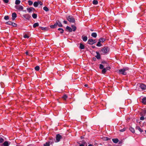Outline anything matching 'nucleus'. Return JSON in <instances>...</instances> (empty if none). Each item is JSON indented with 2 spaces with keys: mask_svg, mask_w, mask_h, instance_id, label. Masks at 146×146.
I'll return each mask as SVG.
<instances>
[{
  "mask_svg": "<svg viewBox=\"0 0 146 146\" xmlns=\"http://www.w3.org/2000/svg\"><path fill=\"white\" fill-rule=\"evenodd\" d=\"M110 50L109 48L107 46H104L99 51L101 54H107Z\"/></svg>",
  "mask_w": 146,
  "mask_h": 146,
  "instance_id": "1",
  "label": "nucleus"
},
{
  "mask_svg": "<svg viewBox=\"0 0 146 146\" xmlns=\"http://www.w3.org/2000/svg\"><path fill=\"white\" fill-rule=\"evenodd\" d=\"M57 26L60 27H63V25L61 23V22L59 20L56 21L55 23L53 25H50V27L52 29H54L56 28Z\"/></svg>",
  "mask_w": 146,
  "mask_h": 146,
  "instance_id": "2",
  "label": "nucleus"
},
{
  "mask_svg": "<svg viewBox=\"0 0 146 146\" xmlns=\"http://www.w3.org/2000/svg\"><path fill=\"white\" fill-rule=\"evenodd\" d=\"M129 68L128 67L123 68V69H121L119 70V73L120 74H122L123 75H125L127 73L125 71L128 70Z\"/></svg>",
  "mask_w": 146,
  "mask_h": 146,
  "instance_id": "3",
  "label": "nucleus"
},
{
  "mask_svg": "<svg viewBox=\"0 0 146 146\" xmlns=\"http://www.w3.org/2000/svg\"><path fill=\"white\" fill-rule=\"evenodd\" d=\"M67 20L70 23H74L75 22V19L72 15H69L66 17Z\"/></svg>",
  "mask_w": 146,
  "mask_h": 146,
  "instance_id": "4",
  "label": "nucleus"
},
{
  "mask_svg": "<svg viewBox=\"0 0 146 146\" xmlns=\"http://www.w3.org/2000/svg\"><path fill=\"white\" fill-rule=\"evenodd\" d=\"M15 7L16 9L19 11H21L23 10L24 8L23 6L20 5H16L15 6Z\"/></svg>",
  "mask_w": 146,
  "mask_h": 146,
  "instance_id": "5",
  "label": "nucleus"
},
{
  "mask_svg": "<svg viewBox=\"0 0 146 146\" xmlns=\"http://www.w3.org/2000/svg\"><path fill=\"white\" fill-rule=\"evenodd\" d=\"M23 17L26 19L29 20L31 17V16L28 14H26L23 15Z\"/></svg>",
  "mask_w": 146,
  "mask_h": 146,
  "instance_id": "6",
  "label": "nucleus"
},
{
  "mask_svg": "<svg viewBox=\"0 0 146 146\" xmlns=\"http://www.w3.org/2000/svg\"><path fill=\"white\" fill-rule=\"evenodd\" d=\"M27 11L29 13L31 12L32 11L34 12V11H35V9L33 7H30V8H27Z\"/></svg>",
  "mask_w": 146,
  "mask_h": 146,
  "instance_id": "7",
  "label": "nucleus"
},
{
  "mask_svg": "<svg viewBox=\"0 0 146 146\" xmlns=\"http://www.w3.org/2000/svg\"><path fill=\"white\" fill-rule=\"evenodd\" d=\"M62 138V136L59 134H58L56 136V139L57 142L60 141V139Z\"/></svg>",
  "mask_w": 146,
  "mask_h": 146,
  "instance_id": "8",
  "label": "nucleus"
},
{
  "mask_svg": "<svg viewBox=\"0 0 146 146\" xmlns=\"http://www.w3.org/2000/svg\"><path fill=\"white\" fill-rule=\"evenodd\" d=\"M139 87L143 90L146 89V86L143 84H141Z\"/></svg>",
  "mask_w": 146,
  "mask_h": 146,
  "instance_id": "9",
  "label": "nucleus"
},
{
  "mask_svg": "<svg viewBox=\"0 0 146 146\" xmlns=\"http://www.w3.org/2000/svg\"><path fill=\"white\" fill-rule=\"evenodd\" d=\"M96 53L97 54V55L95 56V57L97 58L98 59H100L101 58V56L99 52L97 51L96 52Z\"/></svg>",
  "mask_w": 146,
  "mask_h": 146,
  "instance_id": "10",
  "label": "nucleus"
},
{
  "mask_svg": "<svg viewBox=\"0 0 146 146\" xmlns=\"http://www.w3.org/2000/svg\"><path fill=\"white\" fill-rule=\"evenodd\" d=\"M88 43L92 45L93 44V40L92 39H89L88 41Z\"/></svg>",
  "mask_w": 146,
  "mask_h": 146,
  "instance_id": "11",
  "label": "nucleus"
},
{
  "mask_svg": "<svg viewBox=\"0 0 146 146\" xmlns=\"http://www.w3.org/2000/svg\"><path fill=\"white\" fill-rule=\"evenodd\" d=\"M12 20H14L17 17V15L15 13H13L12 14Z\"/></svg>",
  "mask_w": 146,
  "mask_h": 146,
  "instance_id": "12",
  "label": "nucleus"
},
{
  "mask_svg": "<svg viewBox=\"0 0 146 146\" xmlns=\"http://www.w3.org/2000/svg\"><path fill=\"white\" fill-rule=\"evenodd\" d=\"M82 38L83 41L84 42L86 41L88 39V37L87 36L82 35Z\"/></svg>",
  "mask_w": 146,
  "mask_h": 146,
  "instance_id": "13",
  "label": "nucleus"
},
{
  "mask_svg": "<svg viewBox=\"0 0 146 146\" xmlns=\"http://www.w3.org/2000/svg\"><path fill=\"white\" fill-rule=\"evenodd\" d=\"M66 29L67 31H68L69 32H71L72 31V29L68 26H67L66 27Z\"/></svg>",
  "mask_w": 146,
  "mask_h": 146,
  "instance_id": "14",
  "label": "nucleus"
},
{
  "mask_svg": "<svg viewBox=\"0 0 146 146\" xmlns=\"http://www.w3.org/2000/svg\"><path fill=\"white\" fill-rule=\"evenodd\" d=\"M135 128L136 129L138 130L141 133L143 131V130L139 126H137Z\"/></svg>",
  "mask_w": 146,
  "mask_h": 146,
  "instance_id": "15",
  "label": "nucleus"
},
{
  "mask_svg": "<svg viewBox=\"0 0 146 146\" xmlns=\"http://www.w3.org/2000/svg\"><path fill=\"white\" fill-rule=\"evenodd\" d=\"M79 48L80 49H84L85 46H84L82 43H80V45L79 46Z\"/></svg>",
  "mask_w": 146,
  "mask_h": 146,
  "instance_id": "16",
  "label": "nucleus"
},
{
  "mask_svg": "<svg viewBox=\"0 0 146 146\" xmlns=\"http://www.w3.org/2000/svg\"><path fill=\"white\" fill-rule=\"evenodd\" d=\"M113 141L115 143H117L119 141V140L117 138L113 139H112Z\"/></svg>",
  "mask_w": 146,
  "mask_h": 146,
  "instance_id": "17",
  "label": "nucleus"
},
{
  "mask_svg": "<svg viewBox=\"0 0 146 146\" xmlns=\"http://www.w3.org/2000/svg\"><path fill=\"white\" fill-rule=\"evenodd\" d=\"M146 115V110H145L143 111V113H141L140 114L141 116H145Z\"/></svg>",
  "mask_w": 146,
  "mask_h": 146,
  "instance_id": "18",
  "label": "nucleus"
},
{
  "mask_svg": "<svg viewBox=\"0 0 146 146\" xmlns=\"http://www.w3.org/2000/svg\"><path fill=\"white\" fill-rule=\"evenodd\" d=\"M129 129L133 133H134L135 132V130L132 127H130Z\"/></svg>",
  "mask_w": 146,
  "mask_h": 146,
  "instance_id": "19",
  "label": "nucleus"
},
{
  "mask_svg": "<svg viewBox=\"0 0 146 146\" xmlns=\"http://www.w3.org/2000/svg\"><path fill=\"white\" fill-rule=\"evenodd\" d=\"M142 102L144 104H146V97H144L142 99Z\"/></svg>",
  "mask_w": 146,
  "mask_h": 146,
  "instance_id": "20",
  "label": "nucleus"
},
{
  "mask_svg": "<svg viewBox=\"0 0 146 146\" xmlns=\"http://www.w3.org/2000/svg\"><path fill=\"white\" fill-rule=\"evenodd\" d=\"M91 36L94 38H96L97 36V34L96 33H93L92 34Z\"/></svg>",
  "mask_w": 146,
  "mask_h": 146,
  "instance_id": "21",
  "label": "nucleus"
},
{
  "mask_svg": "<svg viewBox=\"0 0 146 146\" xmlns=\"http://www.w3.org/2000/svg\"><path fill=\"white\" fill-rule=\"evenodd\" d=\"M99 40L100 42H104L106 40V39L104 38H100Z\"/></svg>",
  "mask_w": 146,
  "mask_h": 146,
  "instance_id": "22",
  "label": "nucleus"
},
{
  "mask_svg": "<svg viewBox=\"0 0 146 146\" xmlns=\"http://www.w3.org/2000/svg\"><path fill=\"white\" fill-rule=\"evenodd\" d=\"M71 27L72 28V31L74 32L76 30V27L74 25H72Z\"/></svg>",
  "mask_w": 146,
  "mask_h": 146,
  "instance_id": "23",
  "label": "nucleus"
},
{
  "mask_svg": "<svg viewBox=\"0 0 146 146\" xmlns=\"http://www.w3.org/2000/svg\"><path fill=\"white\" fill-rule=\"evenodd\" d=\"M4 146H9V145L7 141H5L3 144Z\"/></svg>",
  "mask_w": 146,
  "mask_h": 146,
  "instance_id": "24",
  "label": "nucleus"
},
{
  "mask_svg": "<svg viewBox=\"0 0 146 146\" xmlns=\"http://www.w3.org/2000/svg\"><path fill=\"white\" fill-rule=\"evenodd\" d=\"M38 26H39V24H38V23H35L33 24V27L34 28H35L36 27Z\"/></svg>",
  "mask_w": 146,
  "mask_h": 146,
  "instance_id": "25",
  "label": "nucleus"
},
{
  "mask_svg": "<svg viewBox=\"0 0 146 146\" xmlns=\"http://www.w3.org/2000/svg\"><path fill=\"white\" fill-rule=\"evenodd\" d=\"M58 30L60 31V33L61 34H62L64 33V30L62 28H59L58 29Z\"/></svg>",
  "mask_w": 146,
  "mask_h": 146,
  "instance_id": "26",
  "label": "nucleus"
},
{
  "mask_svg": "<svg viewBox=\"0 0 146 146\" xmlns=\"http://www.w3.org/2000/svg\"><path fill=\"white\" fill-rule=\"evenodd\" d=\"M107 70H106V68H104L102 69V72L103 74H105L106 72H107Z\"/></svg>",
  "mask_w": 146,
  "mask_h": 146,
  "instance_id": "27",
  "label": "nucleus"
},
{
  "mask_svg": "<svg viewBox=\"0 0 146 146\" xmlns=\"http://www.w3.org/2000/svg\"><path fill=\"white\" fill-rule=\"evenodd\" d=\"M39 4L38 2H35L33 4V5L35 7H37Z\"/></svg>",
  "mask_w": 146,
  "mask_h": 146,
  "instance_id": "28",
  "label": "nucleus"
},
{
  "mask_svg": "<svg viewBox=\"0 0 146 146\" xmlns=\"http://www.w3.org/2000/svg\"><path fill=\"white\" fill-rule=\"evenodd\" d=\"M48 142L50 144H51L54 143V141L53 139H50Z\"/></svg>",
  "mask_w": 146,
  "mask_h": 146,
  "instance_id": "29",
  "label": "nucleus"
},
{
  "mask_svg": "<svg viewBox=\"0 0 146 146\" xmlns=\"http://www.w3.org/2000/svg\"><path fill=\"white\" fill-rule=\"evenodd\" d=\"M103 139L105 141H109L110 140V139L108 137H104L103 138Z\"/></svg>",
  "mask_w": 146,
  "mask_h": 146,
  "instance_id": "30",
  "label": "nucleus"
},
{
  "mask_svg": "<svg viewBox=\"0 0 146 146\" xmlns=\"http://www.w3.org/2000/svg\"><path fill=\"white\" fill-rule=\"evenodd\" d=\"M67 97H68L66 95H64L62 96V98L64 100H66L67 98Z\"/></svg>",
  "mask_w": 146,
  "mask_h": 146,
  "instance_id": "31",
  "label": "nucleus"
},
{
  "mask_svg": "<svg viewBox=\"0 0 146 146\" xmlns=\"http://www.w3.org/2000/svg\"><path fill=\"white\" fill-rule=\"evenodd\" d=\"M32 16L34 19H36L37 17V15L36 14L33 13L32 14Z\"/></svg>",
  "mask_w": 146,
  "mask_h": 146,
  "instance_id": "32",
  "label": "nucleus"
},
{
  "mask_svg": "<svg viewBox=\"0 0 146 146\" xmlns=\"http://www.w3.org/2000/svg\"><path fill=\"white\" fill-rule=\"evenodd\" d=\"M93 4L94 5H97L98 4V1L97 0H94L93 1Z\"/></svg>",
  "mask_w": 146,
  "mask_h": 146,
  "instance_id": "33",
  "label": "nucleus"
},
{
  "mask_svg": "<svg viewBox=\"0 0 146 146\" xmlns=\"http://www.w3.org/2000/svg\"><path fill=\"white\" fill-rule=\"evenodd\" d=\"M21 3V1L19 0H16L15 2V4L16 5H19Z\"/></svg>",
  "mask_w": 146,
  "mask_h": 146,
  "instance_id": "34",
  "label": "nucleus"
},
{
  "mask_svg": "<svg viewBox=\"0 0 146 146\" xmlns=\"http://www.w3.org/2000/svg\"><path fill=\"white\" fill-rule=\"evenodd\" d=\"M35 70L37 71H39L40 69V67L39 66H37L35 68Z\"/></svg>",
  "mask_w": 146,
  "mask_h": 146,
  "instance_id": "35",
  "label": "nucleus"
},
{
  "mask_svg": "<svg viewBox=\"0 0 146 146\" xmlns=\"http://www.w3.org/2000/svg\"><path fill=\"white\" fill-rule=\"evenodd\" d=\"M50 145L48 141L46 142L44 144V146H49Z\"/></svg>",
  "mask_w": 146,
  "mask_h": 146,
  "instance_id": "36",
  "label": "nucleus"
},
{
  "mask_svg": "<svg viewBox=\"0 0 146 146\" xmlns=\"http://www.w3.org/2000/svg\"><path fill=\"white\" fill-rule=\"evenodd\" d=\"M100 42H101L99 41L96 44V46H102V44L100 43Z\"/></svg>",
  "mask_w": 146,
  "mask_h": 146,
  "instance_id": "37",
  "label": "nucleus"
},
{
  "mask_svg": "<svg viewBox=\"0 0 146 146\" xmlns=\"http://www.w3.org/2000/svg\"><path fill=\"white\" fill-rule=\"evenodd\" d=\"M43 9L46 11H49L48 9L46 7H44Z\"/></svg>",
  "mask_w": 146,
  "mask_h": 146,
  "instance_id": "38",
  "label": "nucleus"
},
{
  "mask_svg": "<svg viewBox=\"0 0 146 146\" xmlns=\"http://www.w3.org/2000/svg\"><path fill=\"white\" fill-rule=\"evenodd\" d=\"M12 23L13 22L11 21H9V22H6V24H7V25H12Z\"/></svg>",
  "mask_w": 146,
  "mask_h": 146,
  "instance_id": "39",
  "label": "nucleus"
},
{
  "mask_svg": "<svg viewBox=\"0 0 146 146\" xmlns=\"http://www.w3.org/2000/svg\"><path fill=\"white\" fill-rule=\"evenodd\" d=\"M4 141V139L1 137H0V143L3 142Z\"/></svg>",
  "mask_w": 146,
  "mask_h": 146,
  "instance_id": "40",
  "label": "nucleus"
},
{
  "mask_svg": "<svg viewBox=\"0 0 146 146\" xmlns=\"http://www.w3.org/2000/svg\"><path fill=\"white\" fill-rule=\"evenodd\" d=\"M23 37L25 38H29V36L27 35L26 34H25L24 36Z\"/></svg>",
  "mask_w": 146,
  "mask_h": 146,
  "instance_id": "41",
  "label": "nucleus"
},
{
  "mask_svg": "<svg viewBox=\"0 0 146 146\" xmlns=\"http://www.w3.org/2000/svg\"><path fill=\"white\" fill-rule=\"evenodd\" d=\"M104 68V66L102 64H100V67H99V68L100 69H103Z\"/></svg>",
  "mask_w": 146,
  "mask_h": 146,
  "instance_id": "42",
  "label": "nucleus"
},
{
  "mask_svg": "<svg viewBox=\"0 0 146 146\" xmlns=\"http://www.w3.org/2000/svg\"><path fill=\"white\" fill-rule=\"evenodd\" d=\"M101 63L103 64H107V62L106 61H105V60H104V61H102V62H101ZM106 66H107V65H106Z\"/></svg>",
  "mask_w": 146,
  "mask_h": 146,
  "instance_id": "43",
  "label": "nucleus"
},
{
  "mask_svg": "<svg viewBox=\"0 0 146 146\" xmlns=\"http://www.w3.org/2000/svg\"><path fill=\"white\" fill-rule=\"evenodd\" d=\"M28 3L29 5H31L33 4V2L31 1H28Z\"/></svg>",
  "mask_w": 146,
  "mask_h": 146,
  "instance_id": "44",
  "label": "nucleus"
},
{
  "mask_svg": "<svg viewBox=\"0 0 146 146\" xmlns=\"http://www.w3.org/2000/svg\"><path fill=\"white\" fill-rule=\"evenodd\" d=\"M141 116V117L140 118V120H144L145 119V118L144 117V116Z\"/></svg>",
  "mask_w": 146,
  "mask_h": 146,
  "instance_id": "45",
  "label": "nucleus"
},
{
  "mask_svg": "<svg viewBox=\"0 0 146 146\" xmlns=\"http://www.w3.org/2000/svg\"><path fill=\"white\" fill-rule=\"evenodd\" d=\"M126 128H123V129H121L119 131L120 132H123V131H125V130H126Z\"/></svg>",
  "mask_w": 146,
  "mask_h": 146,
  "instance_id": "46",
  "label": "nucleus"
},
{
  "mask_svg": "<svg viewBox=\"0 0 146 146\" xmlns=\"http://www.w3.org/2000/svg\"><path fill=\"white\" fill-rule=\"evenodd\" d=\"M4 19L6 20H8L9 19V16L7 15L5 16L4 17Z\"/></svg>",
  "mask_w": 146,
  "mask_h": 146,
  "instance_id": "47",
  "label": "nucleus"
},
{
  "mask_svg": "<svg viewBox=\"0 0 146 146\" xmlns=\"http://www.w3.org/2000/svg\"><path fill=\"white\" fill-rule=\"evenodd\" d=\"M39 28H41V29L42 30H46L47 29V28L46 27L44 28L42 27H40Z\"/></svg>",
  "mask_w": 146,
  "mask_h": 146,
  "instance_id": "48",
  "label": "nucleus"
},
{
  "mask_svg": "<svg viewBox=\"0 0 146 146\" xmlns=\"http://www.w3.org/2000/svg\"><path fill=\"white\" fill-rule=\"evenodd\" d=\"M82 143V144L80 145V146H84V145H85V144H86V143L85 142H83Z\"/></svg>",
  "mask_w": 146,
  "mask_h": 146,
  "instance_id": "49",
  "label": "nucleus"
},
{
  "mask_svg": "<svg viewBox=\"0 0 146 146\" xmlns=\"http://www.w3.org/2000/svg\"><path fill=\"white\" fill-rule=\"evenodd\" d=\"M12 26L13 27H17V25L15 23L13 22L12 23Z\"/></svg>",
  "mask_w": 146,
  "mask_h": 146,
  "instance_id": "50",
  "label": "nucleus"
},
{
  "mask_svg": "<svg viewBox=\"0 0 146 146\" xmlns=\"http://www.w3.org/2000/svg\"><path fill=\"white\" fill-rule=\"evenodd\" d=\"M3 1L6 3H8L9 2V0H3Z\"/></svg>",
  "mask_w": 146,
  "mask_h": 146,
  "instance_id": "51",
  "label": "nucleus"
},
{
  "mask_svg": "<svg viewBox=\"0 0 146 146\" xmlns=\"http://www.w3.org/2000/svg\"><path fill=\"white\" fill-rule=\"evenodd\" d=\"M111 68L110 67H109V66H108V67H106V70H110V69Z\"/></svg>",
  "mask_w": 146,
  "mask_h": 146,
  "instance_id": "52",
  "label": "nucleus"
},
{
  "mask_svg": "<svg viewBox=\"0 0 146 146\" xmlns=\"http://www.w3.org/2000/svg\"><path fill=\"white\" fill-rule=\"evenodd\" d=\"M38 3L40 5H42V3L40 1H39Z\"/></svg>",
  "mask_w": 146,
  "mask_h": 146,
  "instance_id": "53",
  "label": "nucleus"
},
{
  "mask_svg": "<svg viewBox=\"0 0 146 146\" xmlns=\"http://www.w3.org/2000/svg\"><path fill=\"white\" fill-rule=\"evenodd\" d=\"M63 23H64L65 24H66L67 23V22L66 21H63Z\"/></svg>",
  "mask_w": 146,
  "mask_h": 146,
  "instance_id": "54",
  "label": "nucleus"
},
{
  "mask_svg": "<svg viewBox=\"0 0 146 146\" xmlns=\"http://www.w3.org/2000/svg\"><path fill=\"white\" fill-rule=\"evenodd\" d=\"M92 59H93V60H94V61H95L96 60V58H95V57H94Z\"/></svg>",
  "mask_w": 146,
  "mask_h": 146,
  "instance_id": "55",
  "label": "nucleus"
},
{
  "mask_svg": "<svg viewBox=\"0 0 146 146\" xmlns=\"http://www.w3.org/2000/svg\"><path fill=\"white\" fill-rule=\"evenodd\" d=\"M29 52H28V51H26V52H25V54L27 55H29Z\"/></svg>",
  "mask_w": 146,
  "mask_h": 146,
  "instance_id": "56",
  "label": "nucleus"
},
{
  "mask_svg": "<svg viewBox=\"0 0 146 146\" xmlns=\"http://www.w3.org/2000/svg\"><path fill=\"white\" fill-rule=\"evenodd\" d=\"M96 42V41L94 40H93V44H94Z\"/></svg>",
  "mask_w": 146,
  "mask_h": 146,
  "instance_id": "57",
  "label": "nucleus"
},
{
  "mask_svg": "<svg viewBox=\"0 0 146 146\" xmlns=\"http://www.w3.org/2000/svg\"><path fill=\"white\" fill-rule=\"evenodd\" d=\"M92 47L93 48H96V46H92Z\"/></svg>",
  "mask_w": 146,
  "mask_h": 146,
  "instance_id": "58",
  "label": "nucleus"
},
{
  "mask_svg": "<svg viewBox=\"0 0 146 146\" xmlns=\"http://www.w3.org/2000/svg\"><path fill=\"white\" fill-rule=\"evenodd\" d=\"M84 86L85 87H87L88 86V85L87 84H85L84 85Z\"/></svg>",
  "mask_w": 146,
  "mask_h": 146,
  "instance_id": "59",
  "label": "nucleus"
},
{
  "mask_svg": "<svg viewBox=\"0 0 146 146\" xmlns=\"http://www.w3.org/2000/svg\"><path fill=\"white\" fill-rule=\"evenodd\" d=\"M88 146H94V145H92V144H90L88 145Z\"/></svg>",
  "mask_w": 146,
  "mask_h": 146,
  "instance_id": "60",
  "label": "nucleus"
},
{
  "mask_svg": "<svg viewBox=\"0 0 146 146\" xmlns=\"http://www.w3.org/2000/svg\"><path fill=\"white\" fill-rule=\"evenodd\" d=\"M122 143V141H119V144H121V143Z\"/></svg>",
  "mask_w": 146,
  "mask_h": 146,
  "instance_id": "61",
  "label": "nucleus"
},
{
  "mask_svg": "<svg viewBox=\"0 0 146 146\" xmlns=\"http://www.w3.org/2000/svg\"><path fill=\"white\" fill-rule=\"evenodd\" d=\"M23 11H24L25 12H26V10H24Z\"/></svg>",
  "mask_w": 146,
  "mask_h": 146,
  "instance_id": "62",
  "label": "nucleus"
},
{
  "mask_svg": "<svg viewBox=\"0 0 146 146\" xmlns=\"http://www.w3.org/2000/svg\"><path fill=\"white\" fill-rule=\"evenodd\" d=\"M91 31H93V30H92L91 29Z\"/></svg>",
  "mask_w": 146,
  "mask_h": 146,
  "instance_id": "63",
  "label": "nucleus"
},
{
  "mask_svg": "<svg viewBox=\"0 0 146 146\" xmlns=\"http://www.w3.org/2000/svg\"><path fill=\"white\" fill-rule=\"evenodd\" d=\"M145 120H146V117H145Z\"/></svg>",
  "mask_w": 146,
  "mask_h": 146,
  "instance_id": "64",
  "label": "nucleus"
}]
</instances>
